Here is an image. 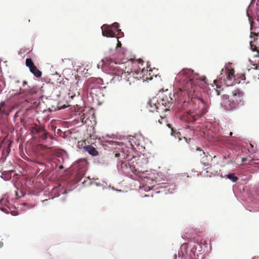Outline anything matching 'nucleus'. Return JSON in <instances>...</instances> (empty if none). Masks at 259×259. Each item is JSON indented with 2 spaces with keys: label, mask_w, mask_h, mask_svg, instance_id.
I'll list each match as a JSON object with an SVG mask.
<instances>
[{
  "label": "nucleus",
  "mask_w": 259,
  "mask_h": 259,
  "mask_svg": "<svg viewBox=\"0 0 259 259\" xmlns=\"http://www.w3.org/2000/svg\"><path fill=\"white\" fill-rule=\"evenodd\" d=\"M137 66V63L133 61L119 64L110 63L109 68L112 71L111 73L113 76L112 80L119 81L123 78L131 85L132 83H134L140 79H148V76L145 77L148 70H145L144 68L142 69L134 68H136Z\"/></svg>",
  "instance_id": "1"
},
{
  "label": "nucleus",
  "mask_w": 259,
  "mask_h": 259,
  "mask_svg": "<svg viewBox=\"0 0 259 259\" xmlns=\"http://www.w3.org/2000/svg\"><path fill=\"white\" fill-rule=\"evenodd\" d=\"M193 71L190 69H183L176 77V80L181 83V88L180 92H178V96H185L187 95L189 99L191 97L193 98L194 94L197 89L196 84L198 80L195 79L193 75Z\"/></svg>",
  "instance_id": "2"
},
{
  "label": "nucleus",
  "mask_w": 259,
  "mask_h": 259,
  "mask_svg": "<svg viewBox=\"0 0 259 259\" xmlns=\"http://www.w3.org/2000/svg\"><path fill=\"white\" fill-rule=\"evenodd\" d=\"M171 94L168 93L162 95L158 99L157 97H153L149 100L148 103V108L150 112H153L155 110L167 111L172 104V99Z\"/></svg>",
  "instance_id": "3"
},
{
  "label": "nucleus",
  "mask_w": 259,
  "mask_h": 259,
  "mask_svg": "<svg viewBox=\"0 0 259 259\" xmlns=\"http://www.w3.org/2000/svg\"><path fill=\"white\" fill-rule=\"evenodd\" d=\"M243 94V92L238 89L232 91L230 99L229 95L223 94L221 104L227 110L234 109L242 101Z\"/></svg>",
  "instance_id": "4"
},
{
  "label": "nucleus",
  "mask_w": 259,
  "mask_h": 259,
  "mask_svg": "<svg viewBox=\"0 0 259 259\" xmlns=\"http://www.w3.org/2000/svg\"><path fill=\"white\" fill-rule=\"evenodd\" d=\"M233 69H230L228 67L225 68L226 77L224 78L223 82L226 86H231L237 82L236 81Z\"/></svg>",
  "instance_id": "5"
},
{
  "label": "nucleus",
  "mask_w": 259,
  "mask_h": 259,
  "mask_svg": "<svg viewBox=\"0 0 259 259\" xmlns=\"http://www.w3.org/2000/svg\"><path fill=\"white\" fill-rule=\"evenodd\" d=\"M26 66L29 68L30 71L35 77L38 78L41 76V72L37 69L31 58H27L26 59Z\"/></svg>",
  "instance_id": "6"
},
{
  "label": "nucleus",
  "mask_w": 259,
  "mask_h": 259,
  "mask_svg": "<svg viewBox=\"0 0 259 259\" xmlns=\"http://www.w3.org/2000/svg\"><path fill=\"white\" fill-rule=\"evenodd\" d=\"M101 29L102 31V34L104 36L113 37L116 35L115 31L111 29L110 25L104 24L102 26Z\"/></svg>",
  "instance_id": "7"
},
{
  "label": "nucleus",
  "mask_w": 259,
  "mask_h": 259,
  "mask_svg": "<svg viewBox=\"0 0 259 259\" xmlns=\"http://www.w3.org/2000/svg\"><path fill=\"white\" fill-rule=\"evenodd\" d=\"M37 88L35 87L30 88L28 86L27 87L24 88L23 89H20V93L25 94L26 95H34L37 93Z\"/></svg>",
  "instance_id": "8"
},
{
  "label": "nucleus",
  "mask_w": 259,
  "mask_h": 259,
  "mask_svg": "<svg viewBox=\"0 0 259 259\" xmlns=\"http://www.w3.org/2000/svg\"><path fill=\"white\" fill-rule=\"evenodd\" d=\"M258 36H259V34L258 33L251 32L250 37L251 39L253 38V40H251L250 41V49L252 51H256L257 52V51H259V50L257 49L255 41L258 39Z\"/></svg>",
  "instance_id": "9"
},
{
  "label": "nucleus",
  "mask_w": 259,
  "mask_h": 259,
  "mask_svg": "<svg viewBox=\"0 0 259 259\" xmlns=\"http://www.w3.org/2000/svg\"><path fill=\"white\" fill-rule=\"evenodd\" d=\"M0 204L1 205H4L5 206H6V207L1 206L0 207V209L6 213H9L10 211V203L7 200V199H6L5 198H2L0 200Z\"/></svg>",
  "instance_id": "10"
},
{
  "label": "nucleus",
  "mask_w": 259,
  "mask_h": 259,
  "mask_svg": "<svg viewBox=\"0 0 259 259\" xmlns=\"http://www.w3.org/2000/svg\"><path fill=\"white\" fill-rule=\"evenodd\" d=\"M155 111H156V112L154 114L153 121L156 125H157L158 124L160 125L163 123V121H165V119L159 114V110H157Z\"/></svg>",
  "instance_id": "11"
},
{
  "label": "nucleus",
  "mask_w": 259,
  "mask_h": 259,
  "mask_svg": "<svg viewBox=\"0 0 259 259\" xmlns=\"http://www.w3.org/2000/svg\"><path fill=\"white\" fill-rule=\"evenodd\" d=\"M155 111H156V112L154 114L153 121L156 125H157L158 124L160 125L163 123V121H165V119L159 114V110H157Z\"/></svg>",
  "instance_id": "12"
},
{
  "label": "nucleus",
  "mask_w": 259,
  "mask_h": 259,
  "mask_svg": "<svg viewBox=\"0 0 259 259\" xmlns=\"http://www.w3.org/2000/svg\"><path fill=\"white\" fill-rule=\"evenodd\" d=\"M84 148L87 152L92 156H97L98 154V152L96 148L92 146L89 145L84 147Z\"/></svg>",
  "instance_id": "13"
},
{
  "label": "nucleus",
  "mask_w": 259,
  "mask_h": 259,
  "mask_svg": "<svg viewBox=\"0 0 259 259\" xmlns=\"http://www.w3.org/2000/svg\"><path fill=\"white\" fill-rule=\"evenodd\" d=\"M44 128L43 127L35 125L32 127L31 132L33 134H37L39 135L41 134V132H43Z\"/></svg>",
  "instance_id": "14"
},
{
  "label": "nucleus",
  "mask_w": 259,
  "mask_h": 259,
  "mask_svg": "<svg viewBox=\"0 0 259 259\" xmlns=\"http://www.w3.org/2000/svg\"><path fill=\"white\" fill-rule=\"evenodd\" d=\"M227 178L232 181L233 182H236L238 180V178L234 174H229L226 176Z\"/></svg>",
  "instance_id": "15"
},
{
  "label": "nucleus",
  "mask_w": 259,
  "mask_h": 259,
  "mask_svg": "<svg viewBox=\"0 0 259 259\" xmlns=\"http://www.w3.org/2000/svg\"><path fill=\"white\" fill-rule=\"evenodd\" d=\"M119 25L118 23L115 22L113 23L111 25H110V27L113 30L115 31V33L116 34L117 32L121 31L120 29H119Z\"/></svg>",
  "instance_id": "16"
},
{
  "label": "nucleus",
  "mask_w": 259,
  "mask_h": 259,
  "mask_svg": "<svg viewBox=\"0 0 259 259\" xmlns=\"http://www.w3.org/2000/svg\"><path fill=\"white\" fill-rule=\"evenodd\" d=\"M214 83L217 86V89H215V92L217 95H220L222 93H224V89L222 88L221 86H219L217 84V81L214 80Z\"/></svg>",
  "instance_id": "17"
},
{
  "label": "nucleus",
  "mask_w": 259,
  "mask_h": 259,
  "mask_svg": "<svg viewBox=\"0 0 259 259\" xmlns=\"http://www.w3.org/2000/svg\"><path fill=\"white\" fill-rule=\"evenodd\" d=\"M41 142L46 140L47 139V133L46 132L45 128L43 129V132H41V134L39 135Z\"/></svg>",
  "instance_id": "18"
},
{
  "label": "nucleus",
  "mask_w": 259,
  "mask_h": 259,
  "mask_svg": "<svg viewBox=\"0 0 259 259\" xmlns=\"http://www.w3.org/2000/svg\"><path fill=\"white\" fill-rule=\"evenodd\" d=\"M115 157L120 158V159H123L126 157V154L122 152L121 153L116 152L114 154ZM122 161V160H121Z\"/></svg>",
  "instance_id": "19"
},
{
  "label": "nucleus",
  "mask_w": 259,
  "mask_h": 259,
  "mask_svg": "<svg viewBox=\"0 0 259 259\" xmlns=\"http://www.w3.org/2000/svg\"><path fill=\"white\" fill-rule=\"evenodd\" d=\"M196 150L199 152V155L201 157H202V158H207V156L206 155L205 153L203 151V150H201L199 147H196Z\"/></svg>",
  "instance_id": "20"
},
{
  "label": "nucleus",
  "mask_w": 259,
  "mask_h": 259,
  "mask_svg": "<svg viewBox=\"0 0 259 259\" xmlns=\"http://www.w3.org/2000/svg\"><path fill=\"white\" fill-rule=\"evenodd\" d=\"M11 144L9 143L7 147L6 148V149L3 151L4 152V157H5V159L6 157L9 155V153L10 152V146Z\"/></svg>",
  "instance_id": "21"
},
{
  "label": "nucleus",
  "mask_w": 259,
  "mask_h": 259,
  "mask_svg": "<svg viewBox=\"0 0 259 259\" xmlns=\"http://www.w3.org/2000/svg\"><path fill=\"white\" fill-rule=\"evenodd\" d=\"M6 104L4 102H1L0 103V115H2L5 110Z\"/></svg>",
  "instance_id": "22"
},
{
  "label": "nucleus",
  "mask_w": 259,
  "mask_h": 259,
  "mask_svg": "<svg viewBox=\"0 0 259 259\" xmlns=\"http://www.w3.org/2000/svg\"><path fill=\"white\" fill-rule=\"evenodd\" d=\"M207 158H202L201 160V162L202 163V164L205 166H209L210 164L209 161L206 159Z\"/></svg>",
  "instance_id": "23"
},
{
  "label": "nucleus",
  "mask_w": 259,
  "mask_h": 259,
  "mask_svg": "<svg viewBox=\"0 0 259 259\" xmlns=\"http://www.w3.org/2000/svg\"><path fill=\"white\" fill-rule=\"evenodd\" d=\"M12 172V171L11 172H8L6 175H4L5 176L4 179L5 180H9V179H10L11 178V172Z\"/></svg>",
  "instance_id": "24"
},
{
  "label": "nucleus",
  "mask_w": 259,
  "mask_h": 259,
  "mask_svg": "<svg viewBox=\"0 0 259 259\" xmlns=\"http://www.w3.org/2000/svg\"><path fill=\"white\" fill-rule=\"evenodd\" d=\"M135 139V138L134 137H132V138H130L128 140V142L130 143V145H131L132 147H134L133 144L135 143V142H134Z\"/></svg>",
  "instance_id": "25"
},
{
  "label": "nucleus",
  "mask_w": 259,
  "mask_h": 259,
  "mask_svg": "<svg viewBox=\"0 0 259 259\" xmlns=\"http://www.w3.org/2000/svg\"><path fill=\"white\" fill-rule=\"evenodd\" d=\"M255 57L257 59V65H259V51H257V54L255 56Z\"/></svg>",
  "instance_id": "26"
},
{
  "label": "nucleus",
  "mask_w": 259,
  "mask_h": 259,
  "mask_svg": "<svg viewBox=\"0 0 259 259\" xmlns=\"http://www.w3.org/2000/svg\"><path fill=\"white\" fill-rule=\"evenodd\" d=\"M27 84V82L26 81H24L23 82V87H24L25 86L26 84Z\"/></svg>",
  "instance_id": "27"
},
{
  "label": "nucleus",
  "mask_w": 259,
  "mask_h": 259,
  "mask_svg": "<svg viewBox=\"0 0 259 259\" xmlns=\"http://www.w3.org/2000/svg\"><path fill=\"white\" fill-rule=\"evenodd\" d=\"M59 168H60V169H61L63 168V165H60V166H59Z\"/></svg>",
  "instance_id": "28"
},
{
  "label": "nucleus",
  "mask_w": 259,
  "mask_h": 259,
  "mask_svg": "<svg viewBox=\"0 0 259 259\" xmlns=\"http://www.w3.org/2000/svg\"><path fill=\"white\" fill-rule=\"evenodd\" d=\"M174 131L173 129H171V135H174Z\"/></svg>",
  "instance_id": "29"
},
{
  "label": "nucleus",
  "mask_w": 259,
  "mask_h": 259,
  "mask_svg": "<svg viewBox=\"0 0 259 259\" xmlns=\"http://www.w3.org/2000/svg\"><path fill=\"white\" fill-rule=\"evenodd\" d=\"M229 135H230V136H232V135H233V133H232V132H230V134H229Z\"/></svg>",
  "instance_id": "30"
},
{
  "label": "nucleus",
  "mask_w": 259,
  "mask_h": 259,
  "mask_svg": "<svg viewBox=\"0 0 259 259\" xmlns=\"http://www.w3.org/2000/svg\"><path fill=\"white\" fill-rule=\"evenodd\" d=\"M66 106H64L62 107H61V108H66Z\"/></svg>",
  "instance_id": "31"
},
{
  "label": "nucleus",
  "mask_w": 259,
  "mask_h": 259,
  "mask_svg": "<svg viewBox=\"0 0 259 259\" xmlns=\"http://www.w3.org/2000/svg\"><path fill=\"white\" fill-rule=\"evenodd\" d=\"M206 112V109L204 110L203 111V113H205Z\"/></svg>",
  "instance_id": "32"
},
{
  "label": "nucleus",
  "mask_w": 259,
  "mask_h": 259,
  "mask_svg": "<svg viewBox=\"0 0 259 259\" xmlns=\"http://www.w3.org/2000/svg\"><path fill=\"white\" fill-rule=\"evenodd\" d=\"M200 101L202 102V104H204V102L203 100H201Z\"/></svg>",
  "instance_id": "33"
},
{
  "label": "nucleus",
  "mask_w": 259,
  "mask_h": 259,
  "mask_svg": "<svg viewBox=\"0 0 259 259\" xmlns=\"http://www.w3.org/2000/svg\"><path fill=\"white\" fill-rule=\"evenodd\" d=\"M179 134L181 135L179 133H177V135H178V136H179Z\"/></svg>",
  "instance_id": "34"
},
{
  "label": "nucleus",
  "mask_w": 259,
  "mask_h": 259,
  "mask_svg": "<svg viewBox=\"0 0 259 259\" xmlns=\"http://www.w3.org/2000/svg\"><path fill=\"white\" fill-rule=\"evenodd\" d=\"M137 168L138 169V171H140V170L142 171V169L140 170V169H139V168Z\"/></svg>",
  "instance_id": "35"
},
{
  "label": "nucleus",
  "mask_w": 259,
  "mask_h": 259,
  "mask_svg": "<svg viewBox=\"0 0 259 259\" xmlns=\"http://www.w3.org/2000/svg\"><path fill=\"white\" fill-rule=\"evenodd\" d=\"M183 102H184V103H185L186 102V99Z\"/></svg>",
  "instance_id": "36"
},
{
  "label": "nucleus",
  "mask_w": 259,
  "mask_h": 259,
  "mask_svg": "<svg viewBox=\"0 0 259 259\" xmlns=\"http://www.w3.org/2000/svg\"><path fill=\"white\" fill-rule=\"evenodd\" d=\"M48 200L47 199H46L44 201V202H45V201H47Z\"/></svg>",
  "instance_id": "37"
},
{
  "label": "nucleus",
  "mask_w": 259,
  "mask_h": 259,
  "mask_svg": "<svg viewBox=\"0 0 259 259\" xmlns=\"http://www.w3.org/2000/svg\"><path fill=\"white\" fill-rule=\"evenodd\" d=\"M40 164H44L43 163H39Z\"/></svg>",
  "instance_id": "38"
},
{
  "label": "nucleus",
  "mask_w": 259,
  "mask_h": 259,
  "mask_svg": "<svg viewBox=\"0 0 259 259\" xmlns=\"http://www.w3.org/2000/svg\"><path fill=\"white\" fill-rule=\"evenodd\" d=\"M255 69H257V66L256 65Z\"/></svg>",
  "instance_id": "39"
},
{
  "label": "nucleus",
  "mask_w": 259,
  "mask_h": 259,
  "mask_svg": "<svg viewBox=\"0 0 259 259\" xmlns=\"http://www.w3.org/2000/svg\"><path fill=\"white\" fill-rule=\"evenodd\" d=\"M183 100V99H180V101H182Z\"/></svg>",
  "instance_id": "40"
},
{
  "label": "nucleus",
  "mask_w": 259,
  "mask_h": 259,
  "mask_svg": "<svg viewBox=\"0 0 259 259\" xmlns=\"http://www.w3.org/2000/svg\"><path fill=\"white\" fill-rule=\"evenodd\" d=\"M120 42H119V44H118V46H120Z\"/></svg>",
  "instance_id": "41"
},
{
  "label": "nucleus",
  "mask_w": 259,
  "mask_h": 259,
  "mask_svg": "<svg viewBox=\"0 0 259 259\" xmlns=\"http://www.w3.org/2000/svg\"><path fill=\"white\" fill-rule=\"evenodd\" d=\"M120 42H119V44H118V46H120Z\"/></svg>",
  "instance_id": "42"
}]
</instances>
